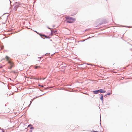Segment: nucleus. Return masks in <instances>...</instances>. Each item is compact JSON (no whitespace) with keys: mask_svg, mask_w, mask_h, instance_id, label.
<instances>
[{"mask_svg":"<svg viewBox=\"0 0 132 132\" xmlns=\"http://www.w3.org/2000/svg\"><path fill=\"white\" fill-rule=\"evenodd\" d=\"M5 58L6 60V61H8V63L10 64V68H9L10 69H11L14 65V63L12 61V60L7 56H6Z\"/></svg>","mask_w":132,"mask_h":132,"instance_id":"nucleus-1","label":"nucleus"},{"mask_svg":"<svg viewBox=\"0 0 132 132\" xmlns=\"http://www.w3.org/2000/svg\"><path fill=\"white\" fill-rule=\"evenodd\" d=\"M65 18L68 20L67 21V22L69 23H71L72 22V21L75 20V19L69 16H66Z\"/></svg>","mask_w":132,"mask_h":132,"instance_id":"nucleus-2","label":"nucleus"},{"mask_svg":"<svg viewBox=\"0 0 132 132\" xmlns=\"http://www.w3.org/2000/svg\"><path fill=\"white\" fill-rule=\"evenodd\" d=\"M34 68L35 69H39L41 68V67L39 66H34Z\"/></svg>","mask_w":132,"mask_h":132,"instance_id":"nucleus-3","label":"nucleus"},{"mask_svg":"<svg viewBox=\"0 0 132 132\" xmlns=\"http://www.w3.org/2000/svg\"><path fill=\"white\" fill-rule=\"evenodd\" d=\"M98 90H99V92H100V93H105L106 92L105 90H103L102 89H100Z\"/></svg>","mask_w":132,"mask_h":132,"instance_id":"nucleus-4","label":"nucleus"},{"mask_svg":"<svg viewBox=\"0 0 132 132\" xmlns=\"http://www.w3.org/2000/svg\"><path fill=\"white\" fill-rule=\"evenodd\" d=\"M28 127H30V129H33L34 128L31 125H29L28 126Z\"/></svg>","mask_w":132,"mask_h":132,"instance_id":"nucleus-5","label":"nucleus"},{"mask_svg":"<svg viewBox=\"0 0 132 132\" xmlns=\"http://www.w3.org/2000/svg\"><path fill=\"white\" fill-rule=\"evenodd\" d=\"M93 92L94 94H97L99 92V90H97L95 91H93Z\"/></svg>","mask_w":132,"mask_h":132,"instance_id":"nucleus-6","label":"nucleus"},{"mask_svg":"<svg viewBox=\"0 0 132 132\" xmlns=\"http://www.w3.org/2000/svg\"><path fill=\"white\" fill-rule=\"evenodd\" d=\"M19 7V6L18 5H16L15 6L14 8V10L15 11H16V10L17 8Z\"/></svg>","mask_w":132,"mask_h":132,"instance_id":"nucleus-7","label":"nucleus"},{"mask_svg":"<svg viewBox=\"0 0 132 132\" xmlns=\"http://www.w3.org/2000/svg\"><path fill=\"white\" fill-rule=\"evenodd\" d=\"M100 99L102 100V101H103V95H102L101 97H100Z\"/></svg>","mask_w":132,"mask_h":132,"instance_id":"nucleus-8","label":"nucleus"},{"mask_svg":"<svg viewBox=\"0 0 132 132\" xmlns=\"http://www.w3.org/2000/svg\"><path fill=\"white\" fill-rule=\"evenodd\" d=\"M39 35L40 36H44V37H45L46 38H47V36H46V35H41V34H39Z\"/></svg>","mask_w":132,"mask_h":132,"instance_id":"nucleus-9","label":"nucleus"},{"mask_svg":"<svg viewBox=\"0 0 132 132\" xmlns=\"http://www.w3.org/2000/svg\"><path fill=\"white\" fill-rule=\"evenodd\" d=\"M110 93H108L107 95H110Z\"/></svg>","mask_w":132,"mask_h":132,"instance_id":"nucleus-10","label":"nucleus"},{"mask_svg":"<svg viewBox=\"0 0 132 132\" xmlns=\"http://www.w3.org/2000/svg\"><path fill=\"white\" fill-rule=\"evenodd\" d=\"M51 32H52V33H53V31H51Z\"/></svg>","mask_w":132,"mask_h":132,"instance_id":"nucleus-11","label":"nucleus"},{"mask_svg":"<svg viewBox=\"0 0 132 132\" xmlns=\"http://www.w3.org/2000/svg\"><path fill=\"white\" fill-rule=\"evenodd\" d=\"M32 131V130L30 131H31H31Z\"/></svg>","mask_w":132,"mask_h":132,"instance_id":"nucleus-12","label":"nucleus"},{"mask_svg":"<svg viewBox=\"0 0 132 132\" xmlns=\"http://www.w3.org/2000/svg\"><path fill=\"white\" fill-rule=\"evenodd\" d=\"M94 131L97 132V131Z\"/></svg>","mask_w":132,"mask_h":132,"instance_id":"nucleus-13","label":"nucleus"}]
</instances>
